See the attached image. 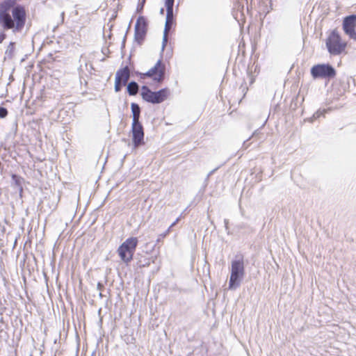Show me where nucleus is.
<instances>
[{
  "instance_id": "nucleus-1",
  "label": "nucleus",
  "mask_w": 356,
  "mask_h": 356,
  "mask_svg": "<svg viewBox=\"0 0 356 356\" xmlns=\"http://www.w3.org/2000/svg\"><path fill=\"white\" fill-rule=\"evenodd\" d=\"M17 0H5L0 3V24L6 30L13 33L21 32L26 22L27 15L25 8L15 5Z\"/></svg>"
},
{
  "instance_id": "nucleus-2",
  "label": "nucleus",
  "mask_w": 356,
  "mask_h": 356,
  "mask_svg": "<svg viewBox=\"0 0 356 356\" xmlns=\"http://www.w3.org/2000/svg\"><path fill=\"white\" fill-rule=\"evenodd\" d=\"M325 43L330 55L338 56L346 53L348 43L337 29H334L327 32Z\"/></svg>"
},
{
  "instance_id": "nucleus-3",
  "label": "nucleus",
  "mask_w": 356,
  "mask_h": 356,
  "mask_svg": "<svg viewBox=\"0 0 356 356\" xmlns=\"http://www.w3.org/2000/svg\"><path fill=\"white\" fill-rule=\"evenodd\" d=\"M140 95L145 102L157 104L168 99L170 95V90L168 88H164L158 91H152L147 86H144L141 88Z\"/></svg>"
},
{
  "instance_id": "nucleus-4",
  "label": "nucleus",
  "mask_w": 356,
  "mask_h": 356,
  "mask_svg": "<svg viewBox=\"0 0 356 356\" xmlns=\"http://www.w3.org/2000/svg\"><path fill=\"white\" fill-rule=\"evenodd\" d=\"M138 243L137 237L127 238L118 248V254L124 263H129L134 258Z\"/></svg>"
},
{
  "instance_id": "nucleus-5",
  "label": "nucleus",
  "mask_w": 356,
  "mask_h": 356,
  "mask_svg": "<svg viewBox=\"0 0 356 356\" xmlns=\"http://www.w3.org/2000/svg\"><path fill=\"white\" fill-rule=\"evenodd\" d=\"M244 275L243 258L234 260L232 262L231 275L229 282V289H234L239 286L240 281Z\"/></svg>"
},
{
  "instance_id": "nucleus-6",
  "label": "nucleus",
  "mask_w": 356,
  "mask_h": 356,
  "mask_svg": "<svg viewBox=\"0 0 356 356\" xmlns=\"http://www.w3.org/2000/svg\"><path fill=\"white\" fill-rule=\"evenodd\" d=\"M165 64L162 59L159 60L153 67L146 73L140 74L142 79L149 77L156 83H162L165 79Z\"/></svg>"
},
{
  "instance_id": "nucleus-7",
  "label": "nucleus",
  "mask_w": 356,
  "mask_h": 356,
  "mask_svg": "<svg viewBox=\"0 0 356 356\" xmlns=\"http://www.w3.org/2000/svg\"><path fill=\"white\" fill-rule=\"evenodd\" d=\"M311 74L316 79H330L336 76V71L330 64H317L311 68Z\"/></svg>"
},
{
  "instance_id": "nucleus-8",
  "label": "nucleus",
  "mask_w": 356,
  "mask_h": 356,
  "mask_svg": "<svg viewBox=\"0 0 356 356\" xmlns=\"http://www.w3.org/2000/svg\"><path fill=\"white\" fill-rule=\"evenodd\" d=\"M148 30V21L144 16H139L136 20L134 28L135 40L141 44L145 39Z\"/></svg>"
},
{
  "instance_id": "nucleus-9",
  "label": "nucleus",
  "mask_w": 356,
  "mask_h": 356,
  "mask_svg": "<svg viewBox=\"0 0 356 356\" xmlns=\"http://www.w3.org/2000/svg\"><path fill=\"white\" fill-rule=\"evenodd\" d=\"M342 29L350 39L356 42V15H350L343 18Z\"/></svg>"
},
{
  "instance_id": "nucleus-10",
  "label": "nucleus",
  "mask_w": 356,
  "mask_h": 356,
  "mask_svg": "<svg viewBox=\"0 0 356 356\" xmlns=\"http://www.w3.org/2000/svg\"><path fill=\"white\" fill-rule=\"evenodd\" d=\"M130 77V70L128 66L120 68L115 74V91L119 92L124 86Z\"/></svg>"
},
{
  "instance_id": "nucleus-11",
  "label": "nucleus",
  "mask_w": 356,
  "mask_h": 356,
  "mask_svg": "<svg viewBox=\"0 0 356 356\" xmlns=\"http://www.w3.org/2000/svg\"><path fill=\"white\" fill-rule=\"evenodd\" d=\"M164 1L167 11L166 22L165 25V33L166 35L175 24L173 17V6L175 0H164Z\"/></svg>"
},
{
  "instance_id": "nucleus-12",
  "label": "nucleus",
  "mask_w": 356,
  "mask_h": 356,
  "mask_svg": "<svg viewBox=\"0 0 356 356\" xmlns=\"http://www.w3.org/2000/svg\"><path fill=\"white\" fill-rule=\"evenodd\" d=\"M132 140L134 146L138 147L143 143L144 138L143 127L141 124H132Z\"/></svg>"
},
{
  "instance_id": "nucleus-13",
  "label": "nucleus",
  "mask_w": 356,
  "mask_h": 356,
  "mask_svg": "<svg viewBox=\"0 0 356 356\" xmlns=\"http://www.w3.org/2000/svg\"><path fill=\"white\" fill-rule=\"evenodd\" d=\"M131 108L133 113L132 124H141L139 121L140 116V108L139 106L136 103H132L131 105Z\"/></svg>"
},
{
  "instance_id": "nucleus-14",
  "label": "nucleus",
  "mask_w": 356,
  "mask_h": 356,
  "mask_svg": "<svg viewBox=\"0 0 356 356\" xmlns=\"http://www.w3.org/2000/svg\"><path fill=\"white\" fill-rule=\"evenodd\" d=\"M127 92L130 95H136L138 92V86L134 82H130L127 86Z\"/></svg>"
},
{
  "instance_id": "nucleus-15",
  "label": "nucleus",
  "mask_w": 356,
  "mask_h": 356,
  "mask_svg": "<svg viewBox=\"0 0 356 356\" xmlns=\"http://www.w3.org/2000/svg\"><path fill=\"white\" fill-rule=\"evenodd\" d=\"M8 111L4 107H0V118H4L8 115Z\"/></svg>"
},
{
  "instance_id": "nucleus-16",
  "label": "nucleus",
  "mask_w": 356,
  "mask_h": 356,
  "mask_svg": "<svg viewBox=\"0 0 356 356\" xmlns=\"http://www.w3.org/2000/svg\"><path fill=\"white\" fill-rule=\"evenodd\" d=\"M144 3H145V0H143L140 4L138 5L137 8H136L137 13H141L143 11Z\"/></svg>"
},
{
  "instance_id": "nucleus-17",
  "label": "nucleus",
  "mask_w": 356,
  "mask_h": 356,
  "mask_svg": "<svg viewBox=\"0 0 356 356\" xmlns=\"http://www.w3.org/2000/svg\"><path fill=\"white\" fill-rule=\"evenodd\" d=\"M6 38V34L3 33H0V43H1Z\"/></svg>"
},
{
  "instance_id": "nucleus-18",
  "label": "nucleus",
  "mask_w": 356,
  "mask_h": 356,
  "mask_svg": "<svg viewBox=\"0 0 356 356\" xmlns=\"http://www.w3.org/2000/svg\"><path fill=\"white\" fill-rule=\"evenodd\" d=\"M179 221V218L177 219V220L173 223L172 225H175Z\"/></svg>"
}]
</instances>
